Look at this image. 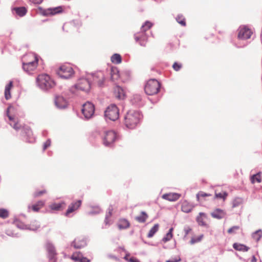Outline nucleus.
Instances as JSON below:
<instances>
[{
	"label": "nucleus",
	"mask_w": 262,
	"mask_h": 262,
	"mask_svg": "<svg viewBox=\"0 0 262 262\" xmlns=\"http://www.w3.org/2000/svg\"><path fill=\"white\" fill-rule=\"evenodd\" d=\"M38 87L43 91H48L55 86V82L49 75L42 74L39 75L36 79Z\"/></svg>",
	"instance_id": "nucleus-1"
},
{
	"label": "nucleus",
	"mask_w": 262,
	"mask_h": 262,
	"mask_svg": "<svg viewBox=\"0 0 262 262\" xmlns=\"http://www.w3.org/2000/svg\"><path fill=\"white\" fill-rule=\"evenodd\" d=\"M141 117L139 112L133 110L128 111L124 117L125 125L129 128H134L139 123Z\"/></svg>",
	"instance_id": "nucleus-2"
},
{
	"label": "nucleus",
	"mask_w": 262,
	"mask_h": 262,
	"mask_svg": "<svg viewBox=\"0 0 262 262\" xmlns=\"http://www.w3.org/2000/svg\"><path fill=\"white\" fill-rule=\"evenodd\" d=\"M159 82L156 79L149 80L145 86V92L148 95L156 94L160 89Z\"/></svg>",
	"instance_id": "nucleus-3"
},
{
	"label": "nucleus",
	"mask_w": 262,
	"mask_h": 262,
	"mask_svg": "<svg viewBox=\"0 0 262 262\" xmlns=\"http://www.w3.org/2000/svg\"><path fill=\"white\" fill-rule=\"evenodd\" d=\"M104 114L106 119L115 121L119 118V109L116 105L111 104L107 107Z\"/></svg>",
	"instance_id": "nucleus-4"
},
{
	"label": "nucleus",
	"mask_w": 262,
	"mask_h": 262,
	"mask_svg": "<svg viewBox=\"0 0 262 262\" xmlns=\"http://www.w3.org/2000/svg\"><path fill=\"white\" fill-rule=\"evenodd\" d=\"M74 72L70 65L64 64L61 66L57 70V74L63 79H69L74 74Z\"/></svg>",
	"instance_id": "nucleus-5"
},
{
	"label": "nucleus",
	"mask_w": 262,
	"mask_h": 262,
	"mask_svg": "<svg viewBox=\"0 0 262 262\" xmlns=\"http://www.w3.org/2000/svg\"><path fill=\"white\" fill-rule=\"evenodd\" d=\"M81 111L84 118L86 119H89L94 115L95 112L94 105L92 103L87 102L83 104Z\"/></svg>",
	"instance_id": "nucleus-6"
},
{
	"label": "nucleus",
	"mask_w": 262,
	"mask_h": 262,
	"mask_svg": "<svg viewBox=\"0 0 262 262\" xmlns=\"http://www.w3.org/2000/svg\"><path fill=\"white\" fill-rule=\"evenodd\" d=\"M252 32L248 28L243 26L238 29V38L241 40H246L250 38L252 35Z\"/></svg>",
	"instance_id": "nucleus-7"
},
{
	"label": "nucleus",
	"mask_w": 262,
	"mask_h": 262,
	"mask_svg": "<svg viewBox=\"0 0 262 262\" xmlns=\"http://www.w3.org/2000/svg\"><path fill=\"white\" fill-rule=\"evenodd\" d=\"M75 87L77 90L88 92L90 89L91 84L87 79L81 78L78 80Z\"/></svg>",
	"instance_id": "nucleus-8"
},
{
	"label": "nucleus",
	"mask_w": 262,
	"mask_h": 262,
	"mask_svg": "<svg viewBox=\"0 0 262 262\" xmlns=\"http://www.w3.org/2000/svg\"><path fill=\"white\" fill-rule=\"evenodd\" d=\"M13 110V107L12 106H9L7 110V115L10 121V125L15 130H18L20 128L21 125L19 124L18 121H16L15 118L10 114V113Z\"/></svg>",
	"instance_id": "nucleus-9"
},
{
	"label": "nucleus",
	"mask_w": 262,
	"mask_h": 262,
	"mask_svg": "<svg viewBox=\"0 0 262 262\" xmlns=\"http://www.w3.org/2000/svg\"><path fill=\"white\" fill-rule=\"evenodd\" d=\"M116 138V133L110 130L105 133L103 139V143L105 146H110L113 143Z\"/></svg>",
	"instance_id": "nucleus-10"
},
{
	"label": "nucleus",
	"mask_w": 262,
	"mask_h": 262,
	"mask_svg": "<svg viewBox=\"0 0 262 262\" xmlns=\"http://www.w3.org/2000/svg\"><path fill=\"white\" fill-rule=\"evenodd\" d=\"M38 62L37 55L33 53H29L25 55L22 58V64L32 63Z\"/></svg>",
	"instance_id": "nucleus-11"
},
{
	"label": "nucleus",
	"mask_w": 262,
	"mask_h": 262,
	"mask_svg": "<svg viewBox=\"0 0 262 262\" xmlns=\"http://www.w3.org/2000/svg\"><path fill=\"white\" fill-rule=\"evenodd\" d=\"M15 225L18 228L22 229H29L31 230H36L40 227L38 223L36 221L33 223L29 227L27 225H24L23 223L19 222H16Z\"/></svg>",
	"instance_id": "nucleus-12"
},
{
	"label": "nucleus",
	"mask_w": 262,
	"mask_h": 262,
	"mask_svg": "<svg viewBox=\"0 0 262 262\" xmlns=\"http://www.w3.org/2000/svg\"><path fill=\"white\" fill-rule=\"evenodd\" d=\"M104 79V75L102 72H97L93 76L94 82L97 83L99 86H101L103 85Z\"/></svg>",
	"instance_id": "nucleus-13"
},
{
	"label": "nucleus",
	"mask_w": 262,
	"mask_h": 262,
	"mask_svg": "<svg viewBox=\"0 0 262 262\" xmlns=\"http://www.w3.org/2000/svg\"><path fill=\"white\" fill-rule=\"evenodd\" d=\"M55 103L59 108H64L68 105L67 100L61 96H57L55 97Z\"/></svg>",
	"instance_id": "nucleus-14"
},
{
	"label": "nucleus",
	"mask_w": 262,
	"mask_h": 262,
	"mask_svg": "<svg viewBox=\"0 0 262 262\" xmlns=\"http://www.w3.org/2000/svg\"><path fill=\"white\" fill-rule=\"evenodd\" d=\"M38 66V62H35L32 63L23 64V70L28 74H31L34 71Z\"/></svg>",
	"instance_id": "nucleus-15"
},
{
	"label": "nucleus",
	"mask_w": 262,
	"mask_h": 262,
	"mask_svg": "<svg viewBox=\"0 0 262 262\" xmlns=\"http://www.w3.org/2000/svg\"><path fill=\"white\" fill-rule=\"evenodd\" d=\"M226 212L222 209L217 208L211 213V215L215 219H221L226 216Z\"/></svg>",
	"instance_id": "nucleus-16"
},
{
	"label": "nucleus",
	"mask_w": 262,
	"mask_h": 262,
	"mask_svg": "<svg viewBox=\"0 0 262 262\" xmlns=\"http://www.w3.org/2000/svg\"><path fill=\"white\" fill-rule=\"evenodd\" d=\"M195 205L188 202L187 201H184L182 202L181 210L185 213H189L192 211Z\"/></svg>",
	"instance_id": "nucleus-17"
},
{
	"label": "nucleus",
	"mask_w": 262,
	"mask_h": 262,
	"mask_svg": "<svg viewBox=\"0 0 262 262\" xmlns=\"http://www.w3.org/2000/svg\"><path fill=\"white\" fill-rule=\"evenodd\" d=\"M181 196V194L178 193H169L163 195L162 198L169 201H176Z\"/></svg>",
	"instance_id": "nucleus-18"
},
{
	"label": "nucleus",
	"mask_w": 262,
	"mask_h": 262,
	"mask_svg": "<svg viewBox=\"0 0 262 262\" xmlns=\"http://www.w3.org/2000/svg\"><path fill=\"white\" fill-rule=\"evenodd\" d=\"M62 8L60 7L50 8L46 9L43 12L45 15H52L61 12Z\"/></svg>",
	"instance_id": "nucleus-19"
},
{
	"label": "nucleus",
	"mask_w": 262,
	"mask_h": 262,
	"mask_svg": "<svg viewBox=\"0 0 262 262\" xmlns=\"http://www.w3.org/2000/svg\"><path fill=\"white\" fill-rule=\"evenodd\" d=\"M81 201L80 200L78 201L77 202L72 203L69 206V208L66 213V215L68 216L69 214L74 211L77 210L81 205Z\"/></svg>",
	"instance_id": "nucleus-20"
},
{
	"label": "nucleus",
	"mask_w": 262,
	"mask_h": 262,
	"mask_svg": "<svg viewBox=\"0 0 262 262\" xmlns=\"http://www.w3.org/2000/svg\"><path fill=\"white\" fill-rule=\"evenodd\" d=\"M206 219V215L204 213L200 212L196 217V221L200 226L207 227V225L205 221Z\"/></svg>",
	"instance_id": "nucleus-21"
},
{
	"label": "nucleus",
	"mask_w": 262,
	"mask_h": 262,
	"mask_svg": "<svg viewBox=\"0 0 262 262\" xmlns=\"http://www.w3.org/2000/svg\"><path fill=\"white\" fill-rule=\"evenodd\" d=\"M114 93L116 97L119 99H123L125 97V94L123 90L119 86H116L115 88Z\"/></svg>",
	"instance_id": "nucleus-22"
},
{
	"label": "nucleus",
	"mask_w": 262,
	"mask_h": 262,
	"mask_svg": "<svg viewBox=\"0 0 262 262\" xmlns=\"http://www.w3.org/2000/svg\"><path fill=\"white\" fill-rule=\"evenodd\" d=\"M111 79L113 81L118 80L120 77L119 71L117 68H113L111 70Z\"/></svg>",
	"instance_id": "nucleus-23"
},
{
	"label": "nucleus",
	"mask_w": 262,
	"mask_h": 262,
	"mask_svg": "<svg viewBox=\"0 0 262 262\" xmlns=\"http://www.w3.org/2000/svg\"><path fill=\"white\" fill-rule=\"evenodd\" d=\"M13 82L12 81H10L9 84L6 85L5 89V97L6 99H9L11 96L10 94V90L12 88Z\"/></svg>",
	"instance_id": "nucleus-24"
},
{
	"label": "nucleus",
	"mask_w": 262,
	"mask_h": 262,
	"mask_svg": "<svg viewBox=\"0 0 262 262\" xmlns=\"http://www.w3.org/2000/svg\"><path fill=\"white\" fill-rule=\"evenodd\" d=\"M148 218V215L144 211H142L139 216H136L135 219L139 223H144Z\"/></svg>",
	"instance_id": "nucleus-25"
},
{
	"label": "nucleus",
	"mask_w": 262,
	"mask_h": 262,
	"mask_svg": "<svg viewBox=\"0 0 262 262\" xmlns=\"http://www.w3.org/2000/svg\"><path fill=\"white\" fill-rule=\"evenodd\" d=\"M243 199L242 198L237 197L234 198L232 202V208L239 207L243 203Z\"/></svg>",
	"instance_id": "nucleus-26"
},
{
	"label": "nucleus",
	"mask_w": 262,
	"mask_h": 262,
	"mask_svg": "<svg viewBox=\"0 0 262 262\" xmlns=\"http://www.w3.org/2000/svg\"><path fill=\"white\" fill-rule=\"evenodd\" d=\"M261 237L262 230L261 229L257 230L252 234V237L253 239L256 242L259 241Z\"/></svg>",
	"instance_id": "nucleus-27"
},
{
	"label": "nucleus",
	"mask_w": 262,
	"mask_h": 262,
	"mask_svg": "<svg viewBox=\"0 0 262 262\" xmlns=\"http://www.w3.org/2000/svg\"><path fill=\"white\" fill-rule=\"evenodd\" d=\"M13 10L19 16H24L27 12V10L25 7H18L14 8Z\"/></svg>",
	"instance_id": "nucleus-28"
},
{
	"label": "nucleus",
	"mask_w": 262,
	"mask_h": 262,
	"mask_svg": "<svg viewBox=\"0 0 262 262\" xmlns=\"http://www.w3.org/2000/svg\"><path fill=\"white\" fill-rule=\"evenodd\" d=\"M82 254L79 252H74L71 256V259L76 261H80L82 259L84 258Z\"/></svg>",
	"instance_id": "nucleus-29"
},
{
	"label": "nucleus",
	"mask_w": 262,
	"mask_h": 262,
	"mask_svg": "<svg viewBox=\"0 0 262 262\" xmlns=\"http://www.w3.org/2000/svg\"><path fill=\"white\" fill-rule=\"evenodd\" d=\"M173 231V228H170L168 232L166 234V235L162 238V241L164 242V243H165L167 241H170L173 236V235H172Z\"/></svg>",
	"instance_id": "nucleus-30"
},
{
	"label": "nucleus",
	"mask_w": 262,
	"mask_h": 262,
	"mask_svg": "<svg viewBox=\"0 0 262 262\" xmlns=\"http://www.w3.org/2000/svg\"><path fill=\"white\" fill-rule=\"evenodd\" d=\"M159 225L158 224H155L149 230L147 236L148 237H151L154 235L158 231Z\"/></svg>",
	"instance_id": "nucleus-31"
},
{
	"label": "nucleus",
	"mask_w": 262,
	"mask_h": 262,
	"mask_svg": "<svg viewBox=\"0 0 262 262\" xmlns=\"http://www.w3.org/2000/svg\"><path fill=\"white\" fill-rule=\"evenodd\" d=\"M111 61L114 63L119 64L121 62V57L118 54H114L111 57Z\"/></svg>",
	"instance_id": "nucleus-32"
},
{
	"label": "nucleus",
	"mask_w": 262,
	"mask_h": 262,
	"mask_svg": "<svg viewBox=\"0 0 262 262\" xmlns=\"http://www.w3.org/2000/svg\"><path fill=\"white\" fill-rule=\"evenodd\" d=\"M45 202L43 201H39L36 204L33 205L32 206V208L33 211L37 212L43 206Z\"/></svg>",
	"instance_id": "nucleus-33"
},
{
	"label": "nucleus",
	"mask_w": 262,
	"mask_h": 262,
	"mask_svg": "<svg viewBox=\"0 0 262 262\" xmlns=\"http://www.w3.org/2000/svg\"><path fill=\"white\" fill-rule=\"evenodd\" d=\"M251 181L253 184L255 182L260 183L261 182L260 172H258L255 174L253 175L251 177Z\"/></svg>",
	"instance_id": "nucleus-34"
},
{
	"label": "nucleus",
	"mask_w": 262,
	"mask_h": 262,
	"mask_svg": "<svg viewBox=\"0 0 262 262\" xmlns=\"http://www.w3.org/2000/svg\"><path fill=\"white\" fill-rule=\"evenodd\" d=\"M129 226V223L126 220L123 219L120 221L118 227L120 229H126Z\"/></svg>",
	"instance_id": "nucleus-35"
},
{
	"label": "nucleus",
	"mask_w": 262,
	"mask_h": 262,
	"mask_svg": "<svg viewBox=\"0 0 262 262\" xmlns=\"http://www.w3.org/2000/svg\"><path fill=\"white\" fill-rule=\"evenodd\" d=\"M152 26V24L151 22L149 21H146L142 26L141 30L142 32H145L146 31L149 29Z\"/></svg>",
	"instance_id": "nucleus-36"
},
{
	"label": "nucleus",
	"mask_w": 262,
	"mask_h": 262,
	"mask_svg": "<svg viewBox=\"0 0 262 262\" xmlns=\"http://www.w3.org/2000/svg\"><path fill=\"white\" fill-rule=\"evenodd\" d=\"M135 38L137 41H140V44L141 46H145L146 40V37L145 36L140 37L138 34H135Z\"/></svg>",
	"instance_id": "nucleus-37"
},
{
	"label": "nucleus",
	"mask_w": 262,
	"mask_h": 262,
	"mask_svg": "<svg viewBox=\"0 0 262 262\" xmlns=\"http://www.w3.org/2000/svg\"><path fill=\"white\" fill-rule=\"evenodd\" d=\"M240 229V227L239 226H234L231 228H229L227 232L229 234H234L237 232L238 230Z\"/></svg>",
	"instance_id": "nucleus-38"
},
{
	"label": "nucleus",
	"mask_w": 262,
	"mask_h": 262,
	"mask_svg": "<svg viewBox=\"0 0 262 262\" xmlns=\"http://www.w3.org/2000/svg\"><path fill=\"white\" fill-rule=\"evenodd\" d=\"M74 245L73 246H83L87 244L86 240L84 238L82 239H75L74 241Z\"/></svg>",
	"instance_id": "nucleus-39"
},
{
	"label": "nucleus",
	"mask_w": 262,
	"mask_h": 262,
	"mask_svg": "<svg viewBox=\"0 0 262 262\" xmlns=\"http://www.w3.org/2000/svg\"><path fill=\"white\" fill-rule=\"evenodd\" d=\"M9 216V212L7 209H0V217L6 219Z\"/></svg>",
	"instance_id": "nucleus-40"
},
{
	"label": "nucleus",
	"mask_w": 262,
	"mask_h": 262,
	"mask_svg": "<svg viewBox=\"0 0 262 262\" xmlns=\"http://www.w3.org/2000/svg\"><path fill=\"white\" fill-rule=\"evenodd\" d=\"M63 203H53L50 205V208L52 210H59L61 208L62 205Z\"/></svg>",
	"instance_id": "nucleus-41"
},
{
	"label": "nucleus",
	"mask_w": 262,
	"mask_h": 262,
	"mask_svg": "<svg viewBox=\"0 0 262 262\" xmlns=\"http://www.w3.org/2000/svg\"><path fill=\"white\" fill-rule=\"evenodd\" d=\"M215 195L216 198L223 199L225 200L228 195V193L226 192L215 193Z\"/></svg>",
	"instance_id": "nucleus-42"
},
{
	"label": "nucleus",
	"mask_w": 262,
	"mask_h": 262,
	"mask_svg": "<svg viewBox=\"0 0 262 262\" xmlns=\"http://www.w3.org/2000/svg\"><path fill=\"white\" fill-rule=\"evenodd\" d=\"M203 237V235L201 234L197 237H192L191 239L190 244H194L198 242L201 241L202 240Z\"/></svg>",
	"instance_id": "nucleus-43"
},
{
	"label": "nucleus",
	"mask_w": 262,
	"mask_h": 262,
	"mask_svg": "<svg viewBox=\"0 0 262 262\" xmlns=\"http://www.w3.org/2000/svg\"><path fill=\"white\" fill-rule=\"evenodd\" d=\"M141 100V97L140 95H135L133 96V99H132V102L133 103H138Z\"/></svg>",
	"instance_id": "nucleus-44"
},
{
	"label": "nucleus",
	"mask_w": 262,
	"mask_h": 262,
	"mask_svg": "<svg viewBox=\"0 0 262 262\" xmlns=\"http://www.w3.org/2000/svg\"><path fill=\"white\" fill-rule=\"evenodd\" d=\"M176 20L178 21V23L181 24L182 26H185V19L182 16H178L176 18Z\"/></svg>",
	"instance_id": "nucleus-45"
},
{
	"label": "nucleus",
	"mask_w": 262,
	"mask_h": 262,
	"mask_svg": "<svg viewBox=\"0 0 262 262\" xmlns=\"http://www.w3.org/2000/svg\"><path fill=\"white\" fill-rule=\"evenodd\" d=\"M184 231L185 233V237L187 236L192 231V229L188 226H185L184 228Z\"/></svg>",
	"instance_id": "nucleus-46"
},
{
	"label": "nucleus",
	"mask_w": 262,
	"mask_h": 262,
	"mask_svg": "<svg viewBox=\"0 0 262 262\" xmlns=\"http://www.w3.org/2000/svg\"><path fill=\"white\" fill-rule=\"evenodd\" d=\"M113 209L109 208L108 212L106 213L105 219V223L106 224H108V218L112 215V211Z\"/></svg>",
	"instance_id": "nucleus-47"
},
{
	"label": "nucleus",
	"mask_w": 262,
	"mask_h": 262,
	"mask_svg": "<svg viewBox=\"0 0 262 262\" xmlns=\"http://www.w3.org/2000/svg\"><path fill=\"white\" fill-rule=\"evenodd\" d=\"M113 209L109 208L108 212L106 213L105 219V223L106 224H108V218L112 215V211Z\"/></svg>",
	"instance_id": "nucleus-48"
},
{
	"label": "nucleus",
	"mask_w": 262,
	"mask_h": 262,
	"mask_svg": "<svg viewBox=\"0 0 262 262\" xmlns=\"http://www.w3.org/2000/svg\"><path fill=\"white\" fill-rule=\"evenodd\" d=\"M210 194H209L205 193L202 191H200L196 194V198H197L198 200L199 201V198L200 196L201 197H205V196H210Z\"/></svg>",
	"instance_id": "nucleus-49"
},
{
	"label": "nucleus",
	"mask_w": 262,
	"mask_h": 262,
	"mask_svg": "<svg viewBox=\"0 0 262 262\" xmlns=\"http://www.w3.org/2000/svg\"><path fill=\"white\" fill-rule=\"evenodd\" d=\"M236 250L246 252L248 250V247H233Z\"/></svg>",
	"instance_id": "nucleus-50"
},
{
	"label": "nucleus",
	"mask_w": 262,
	"mask_h": 262,
	"mask_svg": "<svg viewBox=\"0 0 262 262\" xmlns=\"http://www.w3.org/2000/svg\"><path fill=\"white\" fill-rule=\"evenodd\" d=\"M181 260V259L179 256H177L174 258H172L169 260H167L166 262H179Z\"/></svg>",
	"instance_id": "nucleus-51"
},
{
	"label": "nucleus",
	"mask_w": 262,
	"mask_h": 262,
	"mask_svg": "<svg viewBox=\"0 0 262 262\" xmlns=\"http://www.w3.org/2000/svg\"><path fill=\"white\" fill-rule=\"evenodd\" d=\"M173 68L174 70H176V71H179L181 68V64H179L177 62H175L174 63V64H173Z\"/></svg>",
	"instance_id": "nucleus-52"
},
{
	"label": "nucleus",
	"mask_w": 262,
	"mask_h": 262,
	"mask_svg": "<svg viewBox=\"0 0 262 262\" xmlns=\"http://www.w3.org/2000/svg\"><path fill=\"white\" fill-rule=\"evenodd\" d=\"M100 212H101V209L97 207V208H95L94 211L89 212V214H95L99 213Z\"/></svg>",
	"instance_id": "nucleus-53"
},
{
	"label": "nucleus",
	"mask_w": 262,
	"mask_h": 262,
	"mask_svg": "<svg viewBox=\"0 0 262 262\" xmlns=\"http://www.w3.org/2000/svg\"><path fill=\"white\" fill-rule=\"evenodd\" d=\"M51 144V141L50 140H48L43 144V150H45L47 148H48Z\"/></svg>",
	"instance_id": "nucleus-54"
},
{
	"label": "nucleus",
	"mask_w": 262,
	"mask_h": 262,
	"mask_svg": "<svg viewBox=\"0 0 262 262\" xmlns=\"http://www.w3.org/2000/svg\"><path fill=\"white\" fill-rule=\"evenodd\" d=\"M45 192H46L45 190H42V191H40L39 192H36L34 193V196L37 197V196H40V195H42L43 193H45Z\"/></svg>",
	"instance_id": "nucleus-55"
},
{
	"label": "nucleus",
	"mask_w": 262,
	"mask_h": 262,
	"mask_svg": "<svg viewBox=\"0 0 262 262\" xmlns=\"http://www.w3.org/2000/svg\"><path fill=\"white\" fill-rule=\"evenodd\" d=\"M128 262H140L138 259L134 257L129 258Z\"/></svg>",
	"instance_id": "nucleus-56"
},
{
	"label": "nucleus",
	"mask_w": 262,
	"mask_h": 262,
	"mask_svg": "<svg viewBox=\"0 0 262 262\" xmlns=\"http://www.w3.org/2000/svg\"><path fill=\"white\" fill-rule=\"evenodd\" d=\"M31 2H32L34 4H40L42 0H30Z\"/></svg>",
	"instance_id": "nucleus-57"
},
{
	"label": "nucleus",
	"mask_w": 262,
	"mask_h": 262,
	"mask_svg": "<svg viewBox=\"0 0 262 262\" xmlns=\"http://www.w3.org/2000/svg\"><path fill=\"white\" fill-rule=\"evenodd\" d=\"M49 251L53 254V255H54L55 254V250L53 247H50V249H49Z\"/></svg>",
	"instance_id": "nucleus-58"
},
{
	"label": "nucleus",
	"mask_w": 262,
	"mask_h": 262,
	"mask_svg": "<svg viewBox=\"0 0 262 262\" xmlns=\"http://www.w3.org/2000/svg\"><path fill=\"white\" fill-rule=\"evenodd\" d=\"M256 261L257 259L256 258V257L254 256H253L251 259V262H256Z\"/></svg>",
	"instance_id": "nucleus-59"
},
{
	"label": "nucleus",
	"mask_w": 262,
	"mask_h": 262,
	"mask_svg": "<svg viewBox=\"0 0 262 262\" xmlns=\"http://www.w3.org/2000/svg\"><path fill=\"white\" fill-rule=\"evenodd\" d=\"M129 256V254H126L125 255V256H124V259H125L126 260H127V261H128V260H129V258H128Z\"/></svg>",
	"instance_id": "nucleus-60"
},
{
	"label": "nucleus",
	"mask_w": 262,
	"mask_h": 262,
	"mask_svg": "<svg viewBox=\"0 0 262 262\" xmlns=\"http://www.w3.org/2000/svg\"><path fill=\"white\" fill-rule=\"evenodd\" d=\"M79 262H89V260L86 258H84L82 259Z\"/></svg>",
	"instance_id": "nucleus-61"
},
{
	"label": "nucleus",
	"mask_w": 262,
	"mask_h": 262,
	"mask_svg": "<svg viewBox=\"0 0 262 262\" xmlns=\"http://www.w3.org/2000/svg\"><path fill=\"white\" fill-rule=\"evenodd\" d=\"M233 246H238V245H237V243H234V244L233 245ZM239 246H244V245H239Z\"/></svg>",
	"instance_id": "nucleus-62"
},
{
	"label": "nucleus",
	"mask_w": 262,
	"mask_h": 262,
	"mask_svg": "<svg viewBox=\"0 0 262 262\" xmlns=\"http://www.w3.org/2000/svg\"><path fill=\"white\" fill-rule=\"evenodd\" d=\"M34 141V139L33 138V139H31L30 140H29V142H33Z\"/></svg>",
	"instance_id": "nucleus-63"
},
{
	"label": "nucleus",
	"mask_w": 262,
	"mask_h": 262,
	"mask_svg": "<svg viewBox=\"0 0 262 262\" xmlns=\"http://www.w3.org/2000/svg\"><path fill=\"white\" fill-rule=\"evenodd\" d=\"M28 133L29 135H30L31 134V130H29Z\"/></svg>",
	"instance_id": "nucleus-64"
}]
</instances>
